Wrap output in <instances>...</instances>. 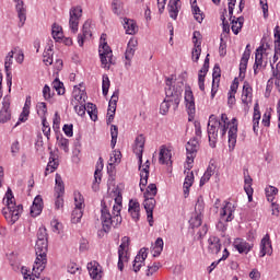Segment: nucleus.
I'll list each match as a JSON object with an SVG mask.
<instances>
[{
	"mask_svg": "<svg viewBox=\"0 0 280 280\" xmlns=\"http://www.w3.org/2000/svg\"><path fill=\"white\" fill-rule=\"evenodd\" d=\"M218 130H220L221 137L226 136L230 143V148H235L237 143V118H232L229 121V116L226 114H221L220 118L215 117V115H211L208 121V139L210 143V148H215V143H218Z\"/></svg>",
	"mask_w": 280,
	"mask_h": 280,
	"instance_id": "f257e3e1",
	"label": "nucleus"
},
{
	"mask_svg": "<svg viewBox=\"0 0 280 280\" xmlns=\"http://www.w3.org/2000/svg\"><path fill=\"white\" fill-rule=\"evenodd\" d=\"M5 207L2 209V215H4L9 224H14L19 222L21 213H23V205H16L12 189L8 188L4 195Z\"/></svg>",
	"mask_w": 280,
	"mask_h": 280,
	"instance_id": "f03ea898",
	"label": "nucleus"
},
{
	"mask_svg": "<svg viewBox=\"0 0 280 280\" xmlns=\"http://www.w3.org/2000/svg\"><path fill=\"white\" fill-rule=\"evenodd\" d=\"M165 95L166 97L164 100L166 103L171 104V108H173V110H177L183 97V82H176L167 79Z\"/></svg>",
	"mask_w": 280,
	"mask_h": 280,
	"instance_id": "7ed1b4c3",
	"label": "nucleus"
},
{
	"mask_svg": "<svg viewBox=\"0 0 280 280\" xmlns=\"http://www.w3.org/2000/svg\"><path fill=\"white\" fill-rule=\"evenodd\" d=\"M98 54L104 69H110V65H115V61L113 60V50L110 49V46H108V43H106V39H104V36L101 37Z\"/></svg>",
	"mask_w": 280,
	"mask_h": 280,
	"instance_id": "20e7f679",
	"label": "nucleus"
},
{
	"mask_svg": "<svg viewBox=\"0 0 280 280\" xmlns=\"http://www.w3.org/2000/svg\"><path fill=\"white\" fill-rule=\"evenodd\" d=\"M106 203L102 202V210H101V222L103 225V231L105 233H109L113 226H117V219L113 214H110V209Z\"/></svg>",
	"mask_w": 280,
	"mask_h": 280,
	"instance_id": "39448f33",
	"label": "nucleus"
},
{
	"mask_svg": "<svg viewBox=\"0 0 280 280\" xmlns=\"http://www.w3.org/2000/svg\"><path fill=\"white\" fill-rule=\"evenodd\" d=\"M228 10H229V15H230V21L232 24V32L233 34H235V36H237V34H240V32H242V27H244V16H240L237 19H235V16H233V10H235V3H237V0H228Z\"/></svg>",
	"mask_w": 280,
	"mask_h": 280,
	"instance_id": "423d86ee",
	"label": "nucleus"
},
{
	"mask_svg": "<svg viewBox=\"0 0 280 280\" xmlns=\"http://www.w3.org/2000/svg\"><path fill=\"white\" fill-rule=\"evenodd\" d=\"M80 19H82V5L71 7L69 10V27L72 34H78Z\"/></svg>",
	"mask_w": 280,
	"mask_h": 280,
	"instance_id": "0eeeda50",
	"label": "nucleus"
},
{
	"mask_svg": "<svg viewBox=\"0 0 280 280\" xmlns=\"http://www.w3.org/2000/svg\"><path fill=\"white\" fill-rule=\"evenodd\" d=\"M268 49V44L261 45L256 49L255 54V62L253 66L254 69V75H259L260 71H264L266 69V66L268 65V61H264V54H266V50Z\"/></svg>",
	"mask_w": 280,
	"mask_h": 280,
	"instance_id": "6e6552de",
	"label": "nucleus"
},
{
	"mask_svg": "<svg viewBox=\"0 0 280 280\" xmlns=\"http://www.w3.org/2000/svg\"><path fill=\"white\" fill-rule=\"evenodd\" d=\"M83 209H84V197H82V194L75 192L74 209L72 211V217H71L72 224H78L82 220V215H84Z\"/></svg>",
	"mask_w": 280,
	"mask_h": 280,
	"instance_id": "1a4fd4ad",
	"label": "nucleus"
},
{
	"mask_svg": "<svg viewBox=\"0 0 280 280\" xmlns=\"http://www.w3.org/2000/svg\"><path fill=\"white\" fill-rule=\"evenodd\" d=\"M198 138L190 139L186 144V163L187 170L189 171L194 165V160L198 152Z\"/></svg>",
	"mask_w": 280,
	"mask_h": 280,
	"instance_id": "9d476101",
	"label": "nucleus"
},
{
	"mask_svg": "<svg viewBox=\"0 0 280 280\" xmlns=\"http://www.w3.org/2000/svg\"><path fill=\"white\" fill-rule=\"evenodd\" d=\"M130 238L128 236L122 237L121 244L118 247V270L124 272V264L128 261V246Z\"/></svg>",
	"mask_w": 280,
	"mask_h": 280,
	"instance_id": "9b49d317",
	"label": "nucleus"
},
{
	"mask_svg": "<svg viewBox=\"0 0 280 280\" xmlns=\"http://www.w3.org/2000/svg\"><path fill=\"white\" fill-rule=\"evenodd\" d=\"M184 100L186 104V110L188 113V121H194V115H196V100L194 98V92L191 91V88H186Z\"/></svg>",
	"mask_w": 280,
	"mask_h": 280,
	"instance_id": "f8f14e48",
	"label": "nucleus"
},
{
	"mask_svg": "<svg viewBox=\"0 0 280 280\" xmlns=\"http://www.w3.org/2000/svg\"><path fill=\"white\" fill-rule=\"evenodd\" d=\"M47 266V254L36 253V259L33 265V276L40 279V273Z\"/></svg>",
	"mask_w": 280,
	"mask_h": 280,
	"instance_id": "ddd939ff",
	"label": "nucleus"
},
{
	"mask_svg": "<svg viewBox=\"0 0 280 280\" xmlns=\"http://www.w3.org/2000/svg\"><path fill=\"white\" fill-rule=\"evenodd\" d=\"M14 62V50L8 52L4 58V71H5V80L9 91L12 89V65Z\"/></svg>",
	"mask_w": 280,
	"mask_h": 280,
	"instance_id": "4468645a",
	"label": "nucleus"
},
{
	"mask_svg": "<svg viewBox=\"0 0 280 280\" xmlns=\"http://www.w3.org/2000/svg\"><path fill=\"white\" fill-rule=\"evenodd\" d=\"M138 42L135 38H130L127 45V49L125 51V67L126 69H130L132 58H135V51H137Z\"/></svg>",
	"mask_w": 280,
	"mask_h": 280,
	"instance_id": "2eb2a0df",
	"label": "nucleus"
},
{
	"mask_svg": "<svg viewBox=\"0 0 280 280\" xmlns=\"http://www.w3.org/2000/svg\"><path fill=\"white\" fill-rule=\"evenodd\" d=\"M86 268L92 280H102V277H104V271L100 262L92 260L88 262Z\"/></svg>",
	"mask_w": 280,
	"mask_h": 280,
	"instance_id": "dca6fc26",
	"label": "nucleus"
},
{
	"mask_svg": "<svg viewBox=\"0 0 280 280\" xmlns=\"http://www.w3.org/2000/svg\"><path fill=\"white\" fill-rule=\"evenodd\" d=\"M93 26L91 25V21H85L82 27V33L78 35V45L79 47H84L85 40H91L93 36Z\"/></svg>",
	"mask_w": 280,
	"mask_h": 280,
	"instance_id": "f3484780",
	"label": "nucleus"
},
{
	"mask_svg": "<svg viewBox=\"0 0 280 280\" xmlns=\"http://www.w3.org/2000/svg\"><path fill=\"white\" fill-rule=\"evenodd\" d=\"M259 257H265L268 255L269 257L272 255V241H270V234H266L259 244Z\"/></svg>",
	"mask_w": 280,
	"mask_h": 280,
	"instance_id": "a211bd4d",
	"label": "nucleus"
},
{
	"mask_svg": "<svg viewBox=\"0 0 280 280\" xmlns=\"http://www.w3.org/2000/svg\"><path fill=\"white\" fill-rule=\"evenodd\" d=\"M143 148H145V137H143V135H140L136 138L133 145V152L138 158L140 165L141 163H143Z\"/></svg>",
	"mask_w": 280,
	"mask_h": 280,
	"instance_id": "6ab92c4d",
	"label": "nucleus"
},
{
	"mask_svg": "<svg viewBox=\"0 0 280 280\" xmlns=\"http://www.w3.org/2000/svg\"><path fill=\"white\" fill-rule=\"evenodd\" d=\"M233 213H235V206L231 202H225L224 207L220 211L221 221L232 222V220L235 218Z\"/></svg>",
	"mask_w": 280,
	"mask_h": 280,
	"instance_id": "aec40b11",
	"label": "nucleus"
},
{
	"mask_svg": "<svg viewBox=\"0 0 280 280\" xmlns=\"http://www.w3.org/2000/svg\"><path fill=\"white\" fill-rule=\"evenodd\" d=\"M145 259H148V248L143 247L139 250L133 260V272H139L142 266H145Z\"/></svg>",
	"mask_w": 280,
	"mask_h": 280,
	"instance_id": "412c9836",
	"label": "nucleus"
},
{
	"mask_svg": "<svg viewBox=\"0 0 280 280\" xmlns=\"http://www.w3.org/2000/svg\"><path fill=\"white\" fill-rule=\"evenodd\" d=\"M192 43L195 45L192 49V61L198 62V60H200V54H202V48L200 47V45H202V43L200 42V32H194Z\"/></svg>",
	"mask_w": 280,
	"mask_h": 280,
	"instance_id": "4be33fe9",
	"label": "nucleus"
},
{
	"mask_svg": "<svg viewBox=\"0 0 280 280\" xmlns=\"http://www.w3.org/2000/svg\"><path fill=\"white\" fill-rule=\"evenodd\" d=\"M234 248L240 255H248L253 250V244L244 241L243 238H235L233 242Z\"/></svg>",
	"mask_w": 280,
	"mask_h": 280,
	"instance_id": "5701e85b",
	"label": "nucleus"
},
{
	"mask_svg": "<svg viewBox=\"0 0 280 280\" xmlns=\"http://www.w3.org/2000/svg\"><path fill=\"white\" fill-rule=\"evenodd\" d=\"M128 212L133 222H139L141 218V205L137 199H131L128 205Z\"/></svg>",
	"mask_w": 280,
	"mask_h": 280,
	"instance_id": "b1692460",
	"label": "nucleus"
},
{
	"mask_svg": "<svg viewBox=\"0 0 280 280\" xmlns=\"http://www.w3.org/2000/svg\"><path fill=\"white\" fill-rule=\"evenodd\" d=\"M144 209L147 211V218L150 226L154 224L152 213L154 211V207L156 206V200H154V197L147 196L144 197Z\"/></svg>",
	"mask_w": 280,
	"mask_h": 280,
	"instance_id": "393cba45",
	"label": "nucleus"
},
{
	"mask_svg": "<svg viewBox=\"0 0 280 280\" xmlns=\"http://www.w3.org/2000/svg\"><path fill=\"white\" fill-rule=\"evenodd\" d=\"M30 108H32V96H26L22 113L19 116V120L15 126H20L21 124H25L27 119H30Z\"/></svg>",
	"mask_w": 280,
	"mask_h": 280,
	"instance_id": "a878e982",
	"label": "nucleus"
},
{
	"mask_svg": "<svg viewBox=\"0 0 280 280\" xmlns=\"http://www.w3.org/2000/svg\"><path fill=\"white\" fill-rule=\"evenodd\" d=\"M241 100L245 106H250V104H253V88L248 81H245L243 84Z\"/></svg>",
	"mask_w": 280,
	"mask_h": 280,
	"instance_id": "bb28decb",
	"label": "nucleus"
},
{
	"mask_svg": "<svg viewBox=\"0 0 280 280\" xmlns=\"http://www.w3.org/2000/svg\"><path fill=\"white\" fill-rule=\"evenodd\" d=\"M13 1L15 3V10L20 19L21 27H23V25H25V21H27V9H25V3L23 2V0Z\"/></svg>",
	"mask_w": 280,
	"mask_h": 280,
	"instance_id": "cd10ccee",
	"label": "nucleus"
},
{
	"mask_svg": "<svg viewBox=\"0 0 280 280\" xmlns=\"http://www.w3.org/2000/svg\"><path fill=\"white\" fill-rule=\"evenodd\" d=\"M40 213H43V197L37 195L34 198L33 205L31 207V215L32 218H38Z\"/></svg>",
	"mask_w": 280,
	"mask_h": 280,
	"instance_id": "c85d7f7f",
	"label": "nucleus"
},
{
	"mask_svg": "<svg viewBox=\"0 0 280 280\" xmlns=\"http://www.w3.org/2000/svg\"><path fill=\"white\" fill-rule=\"evenodd\" d=\"M139 171H140V189L143 191V187L148 185V178L150 176V165H143V163L139 162Z\"/></svg>",
	"mask_w": 280,
	"mask_h": 280,
	"instance_id": "c756f323",
	"label": "nucleus"
},
{
	"mask_svg": "<svg viewBox=\"0 0 280 280\" xmlns=\"http://www.w3.org/2000/svg\"><path fill=\"white\" fill-rule=\"evenodd\" d=\"M208 250L212 255H218L220 250H222V244L220 243V238L217 236H210L208 238Z\"/></svg>",
	"mask_w": 280,
	"mask_h": 280,
	"instance_id": "7c9ffc66",
	"label": "nucleus"
},
{
	"mask_svg": "<svg viewBox=\"0 0 280 280\" xmlns=\"http://www.w3.org/2000/svg\"><path fill=\"white\" fill-rule=\"evenodd\" d=\"M122 25L126 31V34H129L130 36H135V34L139 32V26L137 25V22L135 20L125 18L122 20Z\"/></svg>",
	"mask_w": 280,
	"mask_h": 280,
	"instance_id": "2f4dec72",
	"label": "nucleus"
},
{
	"mask_svg": "<svg viewBox=\"0 0 280 280\" xmlns=\"http://www.w3.org/2000/svg\"><path fill=\"white\" fill-rule=\"evenodd\" d=\"M113 217L116 220V224H121V195H118L115 198V202L113 205Z\"/></svg>",
	"mask_w": 280,
	"mask_h": 280,
	"instance_id": "473e14b6",
	"label": "nucleus"
},
{
	"mask_svg": "<svg viewBox=\"0 0 280 280\" xmlns=\"http://www.w3.org/2000/svg\"><path fill=\"white\" fill-rule=\"evenodd\" d=\"M159 162L161 165L172 164V151H170L165 145H162L160 149Z\"/></svg>",
	"mask_w": 280,
	"mask_h": 280,
	"instance_id": "72a5a7b5",
	"label": "nucleus"
},
{
	"mask_svg": "<svg viewBox=\"0 0 280 280\" xmlns=\"http://www.w3.org/2000/svg\"><path fill=\"white\" fill-rule=\"evenodd\" d=\"M43 62L46 67L54 65V44H48L43 52Z\"/></svg>",
	"mask_w": 280,
	"mask_h": 280,
	"instance_id": "f704fd0d",
	"label": "nucleus"
},
{
	"mask_svg": "<svg viewBox=\"0 0 280 280\" xmlns=\"http://www.w3.org/2000/svg\"><path fill=\"white\" fill-rule=\"evenodd\" d=\"M261 120V113L259 112V104L254 106L253 115V130L255 135H259V121Z\"/></svg>",
	"mask_w": 280,
	"mask_h": 280,
	"instance_id": "c9c22d12",
	"label": "nucleus"
},
{
	"mask_svg": "<svg viewBox=\"0 0 280 280\" xmlns=\"http://www.w3.org/2000/svg\"><path fill=\"white\" fill-rule=\"evenodd\" d=\"M117 102H119V91H115L109 100L107 115H114L117 112Z\"/></svg>",
	"mask_w": 280,
	"mask_h": 280,
	"instance_id": "e433bc0d",
	"label": "nucleus"
},
{
	"mask_svg": "<svg viewBox=\"0 0 280 280\" xmlns=\"http://www.w3.org/2000/svg\"><path fill=\"white\" fill-rule=\"evenodd\" d=\"M248 60H250V51L244 50L240 62V75H244L246 73V69H248Z\"/></svg>",
	"mask_w": 280,
	"mask_h": 280,
	"instance_id": "4c0bfd02",
	"label": "nucleus"
},
{
	"mask_svg": "<svg viewBox=\"0 0 280 280\" xmlns=\"http://www.w3.org/2000/svg\"><path fill=\"white\" fill-rule=\"evenodd\" d=\"M207 73H209V66L203 63L198 73V86L202 92H205V78H207Z\"/></svg>",
	"mask_w": 280,
	"mask_h": 280,
	"instance_id": "58836bf2",
	"label": "nucleus"
},
{
	"mask_svg": "<svg viewBox=\"0 0 280 280\" xmlns=\"http://www.w3.org/2000/svg\"><path fill=\"white\" fill-rule=\"evenodd\" d=\"M55 196H65V182L60 174H56L55 177Z\"/></svg>",
	"mask_w": 280,
	"mask_h": 280,
	"instance_id": "ea45409f",
	"label": "nucleus"
},
{
	"mask_svg": "<svg viewBox=\"0 0 280 280\" xmlns=\"http://www.w3.org/2000/svg\"><path fill=\"white\" fill-rule=\"evenodd\" d=\"M194 185V172H188L184 180V197H189V189Z\"/></svg>",
	"mask_w": 280,
	"mask_h": 280,
	"instance_id": "a19ab883",
	"label": "nucleus"
},
{
	"mask_svg": "<svg viewBox=\"0 0 280 280\" xmlns=\"http://www.w3.org/2000/svg\"><path fill=\"white\" fill-rule=\"evenodd\" d=\"M213 174H215V166L213 164H210L199 182L200 187L205 186L206 183H209Z\"/></svg>",
	"mask_w": 280,
	"mask_h": 280,
	"instance_id": "79ce46f5",
	"label": "nucleus"
},
{
	"mask_svg": "<svg viewBox=\"0 0 280 280\" xmlns=\"http://www.w3.org/2000/svg\"><path fill=\"white\" fill-rule=\"evenodd\" d=\"M180 0H170L168 2V13L171 19H173L174 21H176V19H178V2Z\"/></svg>",
	"mask_w": 280,
	"mask_h": 280,
	"instance_id": "37998d69",
	"label": "nucleus"
},
{
	"mask_svg": "<svg viewBox=\"0 0 280 280\" xmlns=\"http://www.w3.org/2000/svg\"><path fill=\"white\" fill-rule=\"evenodd\" d=\"M163 246H164L163 238L161 237L156 238L155 243L151 247V253L153 257H159L161 253H163Z\"/></svg>",
	"mask_w": 280,
	"mask_h": 280,
	"instance_id": "c03bdc74",
	"label": "nucleus"
},
{
	"mask_svg": "<svg viewBox=\"0 0 280 280\" xmlns=\"http://www.w3.org/2000/svg\"><path fill=\"white\" fill-rule=\"evenodd\" d=\"M271 65L272 78L267 81V89H270V84H273L275 80L280 78V61L276 65Z\"/></svg>",
	"mask_w": 280,
	"mask_h": 280,
	"instance_id": "a18cd8bd",
	"label": "nucleus"
},
{
	"mask_svg": "<svg viewBox=\"0 0 280 280\" xmlns=\"http://www.w3.org/2000/svg\"><path fill=\"white\" fill-rule=\"evenodd\" d=\"M265 194L268 202H275V198L277 194H279V189L275 186H267L265 188Z\"/></svg>",
	"mask_w": 280,
	"mask_h": 280,
	"instance_id": "49530a36",
	"label": "nucleus"
},
{
	"mask_svg": "<svg viewBox=\"0 0 280 280\" xmlns=\"http://www.w3.org/2000/svg\"><path fill=\"white\" fill-rule=\"evenodd\" d=\"M48 242L47 240H37L35 245V253L47 254Z\"/></svg>",
	"mask_w": 280,
	"mask_h": 280,
	"instance_id": "de8ad7c7",
	"label": "nucleus"
},
{
	"mask_svg": "<svg viewBox=\"0 0 280 280\" xmlns=\"http://www.w3.org/2000/svg\"><path fill=\"white\" fill-rule=\"evenodd\" d=\"M36 110H37V115L38 117H40V119H47V104L45 102H39L36 105Z\"/></svg>",
	"mask_w": 280,
	"mask_h": 280,
	"instance_id": "09e8293b",
	"label": "nucleus"
},
{
	"mask_svg": "<svg viewBox=\"0 0 280 280\" xmlns=\"http://www.w3.org/2000/svg\"><path fill=\"white\" fill-rule=\"evenodd\" d=\"M102 170H104V165H96V170L94 172V184H93V189L102 183Z\"/></svg>",
	"mask_w": 280,
	"mask_h": 280,
	"instance_id": "8fccbe9b",
	"label": "nucleus"
},
{
	"mask_svg": "<svg viewBox=\"0 0 280 280\" xmlns=\"http://www.w3.org/2000/svg\"><path fill=\"white\" fill-rule=\"evenodd\" d=\"M57 145L60 150H63V152H69V139L62 136H57Z\"/></svg>",
	"mask_w": 280,
	"mask_h": 280,
	"instance_id": "3c124183",
	"label": "nucleus"
},
{
	"mask_svg": "<svg viewBox=\"0 0 280 280\" xmlns=\"http://www.w3.org/2000/svg\"><path fill=\"white\" fill-rule=\"evenodd\" d=\"M51 34H52V38L55 40H62V37L65 36L62 34V27H60V25H58V24L52 25Z\"/></svg>",
	"mask_w": 280,
	"mask_h": 280,
	"instance_id": "603ef678",
	"label": "nucleus"
},
{
	"mask_svg": "<svg viewBox=\"0 0 280 280\" xmlns=\"http://www.w3.org/2000/svg\"><path fill=\"white\" fill-rule=\"evenodd\" d=\"M194 19L197 23H202L205 21V13L200 10V7L195 5L194 9H191Z\"/></svg>",
	"mask_w": 280,
	"mask_h": 280,
	"instance_id": "864d4df0",
	"label": "nucleus"
},
{
	"mask_svg": "<svg viewBox=\"0 0 280 280\" xmlns=\"http://www.w3.org/2000/svg\"><path fill=\"white\" fill-rule=\"evenodd\" d=\"M51 86L55 89V91H57L58 95H65V84L60 81V79H55Z\"/></svg>",
	"mask_w": 280,
	"mask_h": 280,
	"instance_id": "5fc2aeb1",
	"label": "nucleus"
},
{
	"mask_svg": "<svg viewBox=\"0 0 280 280\" xmlns=\"http://www.w3.org/2000/svg\"><path fill=\"white\" fill-rule=\"evenodd\" d=\"M73 95H74L75 102H78L79 104H85L86 103V92H84L82 90H75L73 92Z\"/></svg>",
	"mask_w": 280,
	"mask_h": 280,
	"instance_id": "6e6d98bb",
	"label": "nucleus"
},
{
	"mask_svg": "<svg viewBox=\"0 0 280 280\" xmlns=\"http://www.w3.org/2000/svg\"><path fill=\"white\" fill-rule=\"evenodd\" d=\"M110 137H112L110 145L112 148H115V145H117V137H119V128H117L116 125L110 126Z\"/></svg>",
	"mask_w": 280,
	"mask_h": 280,
	"instance_id": "4d7b16f0",
	"label": "nucleus"
},
{
	"mask_svg": "<svg viewBox=\"0 0 280 280\" xmlns=\"http://www.w3.org/2000/svg\"><path fill=\"white\" fill-rule=\"evenodd\" d=\"M10 109L7 106H3L0 110V124H5V121H10Z\"/></svg>",
	"mask_w": 280,
	"mask_h": 280,
	"instance_id": "13d9d810",
	"label": "nucleus"
},
{
	"mask_svg": "<svg viewBox=\"0 0 280 280\" xmlns=\"http://www.w3.org/2000/svg\"><path fill=\"white\" fill-rule=\"evenodd\" d=\"M108 89H110V79L106 74H104L103 81H102V91H103L104 97L108 95Z\"/></svg>",
	"mask_w": 280,
	"mask_h": 280,
	"instance_id": "bf43d9fd",
	"label": "nucleus"
},
{
	"mask_svg": "<svg viewBox=\"0 0 280 280\" xmlns=\"http://www.w3.org/2000/svg\"><path fill=\"white\" fill-rule=\"evenodd\" d=\"M42 126L43 133L49 140V138L51 137V127L49 126L47 118L42 119Z\"/></svg>",
	"mask_w": 280,
	"mask_h": 280,
	"instance_id": "052dcab7",
	"label": "nucleus"
},
{
	"mask_svg": "<svg viewBox=\"0 0 280 280\" xmlns=\"http://www.w3.org/2000/svg\"><path fill=\"white\" fill-rule=\"evenodd\" d=\"M191 229H198L202 224V214H196L189 220Z\"/></svg>",
	"mask_w": 280,
	"mask_h": 280,
	"instance_id": "680f3d73",
	"label": "nucleus"
},
{
	"mask_svg": "<svg viewBox=\"0 0 280 280\" xmlns=\"http://www.w3.org/2000/svg\"><path fill=\"white\" fill-rule=\"evenodd\" d=\"M195 211L198 215H202V212L205 211V200H202V197H199L197 199V202L195 205Z\"/></svg>",
	"mask_w": 280,
	"mask_h": 280,
	"instance_id": "e2e57ef3",
	"label": "nucleus"
},
{
	"mask_svg": "<svg viewBox=\"0 0 280 280\" xmlns=\"http://www.w3.org/2000/svg\"><path fill=\"white\" fill-rule=\"evenodd\" d=\"M122 8L124 7L121 4V1L113 0V2H112V10H113L114 14H117V16H119V14H121Z\"/></svg>",
	"mask_w": 280,
	"mask_h": 280,
	"instance_id": "0e129e2a",
	"label": "nucleus"
},
{
	"mask_svg": "<svg viewBox=\"0 0 280 280\" xmlns=\"http://www.w3.org/2000/svg\"><path fill=\"white\" fill-rule=\"evenodd\" d=\"M158 189H156V184H150L147 187V191L144 192V197L150 196V198H154L156 196Z\"/></svg>",
	"mask_w": 280,
	"mask_h": 280,
	"instance_id": "69168bd1",
	"label": "nucleus"
},
{
	"mask_svg": "<svg viewBox=\"0 0 280 280\" xmlns=\"http://www.w3.org/2000/svg\"><path fill=\"white\" fill-rule=\"evenodd\" d=\"M51 229L54 233H60L62 231V223L58 222V220L54 219L50 222Z\"/></svg>",
	"mask_w": 280,
	"mask_h": 280,
	"instance_id": "338daca9",
	"label": "nucleus"
},
{
	"mask_svg": "<svg viewBox=\"0 0 280 280\" xmlns=\"http://www.w3.org/2000/svg\"><path fill=\"white\" fill-rule=\"evenodd\" d=\"M22 275L25 280H36V276H34V271H30L27 269H22Z\"/></svg>",
	"mask_w": 280,
	"mask_h": 280,
	"instance_id": "774afa93",
	"label": "nucleus"
}]
</instances>
